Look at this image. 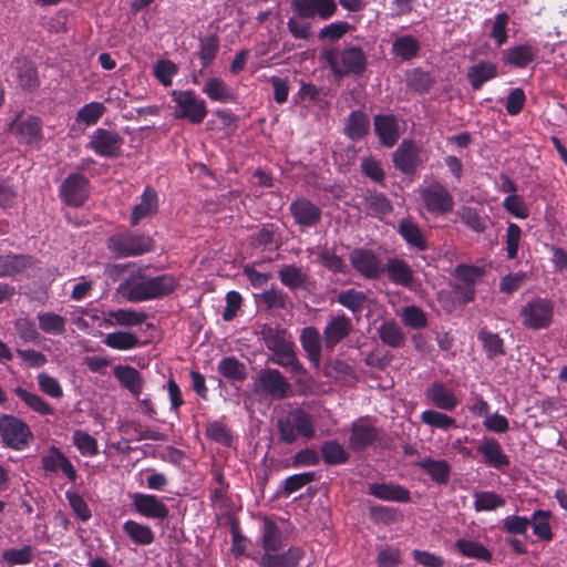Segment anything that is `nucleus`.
<instances>
[{
    "label": "nucleus",
    "instance_id": "16",
    "mask_svg": "<svg viewBox=\"0 0 567 567\" xmlns=\"http://www.w3.org/2000/svg\"><path fill=\"white\" fill-rule=\"evenodd\" d=\"M87 186L89 181L84 175H70L64 179L60 188L63 202L74 207L83 205L89 195Z\"/></svg>",
    "mask_w": 567,
    "mask_h": 567
},
{
    "label": "nucleus",
    "instance_id": "43",
    "mask_svg": "<svg viewBox=\"0 0 567 567\" xmlns=\"http://www.w3.org/2000/svg\"><path fill=\"white\" fill-rule=\"evenodd\" d=\"M103 343L114 350L125 351L138 347L140 340L134 332L121 330L107 333Z\"/></svg>",
    "mask_w": 567,
    "mask_h": 567
},
{
    "label": "nucleus",
    "instance_id": "39",
    "mask_svg": "<svg viewBox=\"0 0 567 567\" xmlns=\"http://www.w3.org/2000/svg\"><path fill=\"white\" fill-rule=\"evenodd\" d=\"M530 525L533 528V534L540 540L550 542L554 537V533L551 530V512L538 509L533 512L530 518Z\"/></svg>",
    "mask_w": 567,
    "mask_h": 567
},
{
    "label": "nucleus",
    "instance_id": "41",
    "mask_svg": "<svg viewBox=\"0 0 567 567\" xmlns=\"http://www.w3.org/2000/svg\"><path fill=\"white\" fill-rule=\"evenodd\" d=\"M457 551L467 558L478 559L482 561H491L492 553L483 544L465 538H460L454 544Z\"/></svg>",
    "mask_w": 567,
    "mask_h": 567
},
{
    "label": "nucleus",
    "instance_id": "42",
    "mask_svg": "<svg viewBox=\"0 0 567 567\" xmlns=\"http://www.w3.org/2000/svg\"><path fill=\"white\" fill-rule=\"evenodd\" d=\"M203 92L212 100L220 103L235 99L231 89L219 78H210L203 86Z\"/></svg>",
    "mask_w": 567,
    "mask_h": 567
},
{
    "label": "nucleus",
    "instance_id": "9",
    "mask_svg": "<svg viewBox=\"0 0 567 567\" xmlns=\"http://www.w3.org/2000/svg\"><path fill=\"white\" fill-rule=\"evenodd\" d=\"M123 142L117 132L99 127L90 135L86 147L100 157L115 158L121 155Z\"/></svg>",
    "mask_w": 567,
    "mask_h": 567
},
{
    "label": "nucleus",
    "instance_id": "5",
    "mask_svg": "<svg viewBox=\"0 0 567 567\" xmlns=\"http://www.w3.org/2000/svg\"><path fill=\"white\" fill-rule=\"evenodd\" d=\"M169 95L174 103V118L199 124L207 116L205 100L197 96L193 90H173Z\"/></svg>",
    "mask_w": 567,
    "mask_h": 567
},
{
    "label": "nucleus",
    "instance_id": "13",
    "mask_svg": "<svg viewBox=\"0 0 567 567\" xmlns=\"http://www.w3.org/2000/svg\"><path fill=\"white\" fill-rule=\"evenodd\" d=\"M10 131L31 147L38 148L42 141L41 121L32 115H18L11 123Z\"/></svg>",
    "mask_w": 567,
    "mask_h": 567
},
{
    "label": "nucleus",
    "instance_id": "40",
    "mask_svg": "<svg viewBox=\"0 0 567 567\" xmlns=\"http://www.w3.org/2000/svg\"><path fill=\"white\" fill-rule=\"evenodd\" d=\"M497 75V66L492 62H480L467 71V79L473 90H480L482 85Z\"/></svg>",
    "mask_w": 567,
    "mask_h": 567
},
{
    "label": "nucleus",
    "instance_id": "19",
    "mask_svg": "<svg viewBox=\"0 0 567 567\" xmlns=\"http://www.w3.org/2000/svg\"><path fill=\"white\" fill-rule=\"evenodd\" d=\"M41 465L45 472L58 473L61 471L71 481H76V471L71 461L58 447L51 446L41 457Z\"/></svg>",
    "mask_w": 567,
    "mask_h": 567
},
{
    "label": "nucleus",
    "instance_id": "49",
    "mask_svg": "<svg viewBox=\"0 0 567 567\" xmlns=\"http://www.w3.org/2000/svg\"><path fill=\"white\" fill-rule=\"evenodd\" d=\"M13 392L21 399L31 410L41 415H52L54 410L40 395L31 393L25 389L18 386Z\"/></svg>",
    "mask_w": 567,
    "mask_h": 567
},
{
    "label": "nucleus",
    "instance_id": "50",
    "mask_svg": "<svg viewBox=\"0 0 567 567\" xmlns=\"http://www.w3.org/2000/svg\"><path fill=\"white\" fill-rule=\"evenodd\" d=\"M323 461L329 465L344 464L349 460V453L337 441H327L321 445Z\"/></svg>",
    "mask_w": 567,
    "mask_h": 567
},
{
    "label": "nucleus",
    "instance_id": "20",
    "mask_svg": "<svg viewBox=\"0 0 567 567\" xmlns=\"http://www.w3.org/2000/svg\"><path fill=\"white\" fill-rule=\"evenodd\" d=\"M289 210L295 221L302 227H313L321 220V209L307 198H297Z\"/></svg>",
    "mask_w": 567,
    "mask_h": 567
},
{
    "label": "nucleus",
    "instance_id": "2",
    "mask_svg": "<svg viewBox=\"0 0 567 567\" xmlns=\"http://www.w3.org/2000/svg\"><path fill=\"white\" fill-rule=\"evenodd\" d=\"M277 429L279 440L286 444H292L299 437L310 441L316 436L313 416L302 409H293L278 419Z\"/></svg>",
    "mask_w": 567,
    "mask_h": 567
},
{
    "label": "nucleus",
    "instance_id": "44",
    "mask_svg": "<svg viewBox=\"0 0 567 567\" xmlns=\"http://www.w3.org/2000/svg\"><path fill=\"white\" fill-rule=\"evenodd\" d=\"M124 533L137 545H150L154 542V533L150 526L128 519L123 524Z\"/></svg>",
    "mask_w": 567,
    "mask_h": 567
},
{
    "label": "nucleus",
    "instance_id": "58",
    "mask_svg": "<svg viewBox=\"0 0 567 567\" xmlns=\"http://www.w3.org/2000/svg\"><path fill=\"white\" fill-rule=\"evenodd\" d=\"M72 442L84 456H94L99 453L96 440L82 430L74 431Z\"/></svg>",
    "mask_w": 567,
    "mask_h": 567
},
{
    "label": "nucleus",
    "instance_id": "32",
    "mask_svg": "<svg viewBox=\"0 0 567 567\" xmlns=\"http://www.w3.org/2000/svg\"><path fill=\"white\" fill-rule=\"evenodd\" d=\"M396 229L410 247L419 251H424L429 248L427 240L422 229L411 219L400 220Z\"/></svg>",
    "mask_w": 567,
    "mask_h": 567
},
{
    "label": "nucleus",
    "instance_id": "21",
    "mask_svg": "<svg viewBox=\"0 0 567 567\" xmlns=\"http://www.w3.org/2000/svg\"><path fill=\"white\" fill-rule=\"evenodd\" d=\"M379 437L375 426L368 419H359L351 426L349 445L353 451H363Z\"/></svg>",
    "mask_w": 567,
    "mask_h": 567
},
{
    "label": "nucleus",
    "instance_id": "24",
    "mask_svg": "<svg viewBox=\"0 0 567 567\" xmlns=\"http://www.w3.org/2000/svg\"><path fill=\"white\" fill-rule=\"evenodd\" d=\"M483 456V462L494 468H503L509 465L508 456L503 452L499 442L494 437H484L476 447Z\"/></svg>",
    "mask_w": 567,
    "mask_h": 567
},
{
    "label": "nucleus",
    "instance_id": "26",
    "mask_svg": "<svg viewBox=\"0 0 567 567\" xmlns=\"http://www.w3.org/2000/svg\"><path fill=\"white\" fill-rule=\"evenodd\" d=\"M34 265L35 260L29 255L0 256V278L27 275Z\"/></svg>",
    "mask_w": 567,
    "mask_h": 567
},
{
    "label": "nucleus",
    "instance_id": "14",
    "mask_svg": "<svg viewBox=\"0 0 567 567\" xmlns=\"http://www.w3.org/2000/svg\"><path fill=\"white\" fill-rule=\"evenodd\" d=\"M394 167L405 175H413L422 162L421 147L410 140H403L392 155Z\"/></svg>",
    "mask_w": 567,
    "mask_h": 567
},
{
    "label": "nucleus",
    "instance_id": "22",
    "mask_svg": "<svg viewBox=\"0 0 567 567\" xmlns=\"http://www.w3.org/2000/svg\"><path fill=\"white\" fill-rule=\"evenodd\" d=\"M427 400L437 409L443 411H453L460 404L455 392L445 383L435 381L425 392Z\"/></svg>",
    "mask_w": 567,
    "mask_h": 567
},
{
    "label": "nucleus",
    "instance_id": "28",
    "mask_svg": "<svg viewBox=\"0 0 567 567\" xmlns=\"http://www.w3.org/2000/svg\"><path fill=\"white\" fill-rule=\"evenodd\" d=\"M147 319L144 311L135 309H115L105 313L104 323L106 327H136L141 326Z\"/></svg>",
    "mask_w": 567,
    "mask_h": 567
},
{
    "label": "nucleus",
    "instance_id": "57",
    "mask_svg": "<svg viewBox=\"0 0 567 567\" xmlns=\"http://www.w3.org/2000/svg\"><path fill=\"white\" fill-rule=\"evenodd\" d=\"M365 301V293L353 288L343 290L338 295V302L354 313L362 310Z\"/></svg>",
    "mask_w": 567,
    "mask_h": 567
},
{
    "label": "nucleus",
    "instance_id": "55",
    "mask_svg": "<svg viewBox=\"0 0 567 567\" xmlns=\"http://www.w3.org/2000/svg\"><path fill=\"white\" fill-rule=\"evenodd\" d=\"M364 204L368 210L374 216H382L391 213L392 205L385 195L378 192H368L364 196Z\"/></svg>",
    "mask_w": 567,
    "mask_h": 567
},
{
    "label": "nucleus",
    "instance_id": "27",
    "mask_svg": "<svg viewBox=\"0 0 567 567\" xmlns=\"http://www.w3.org/2000/svg\"><path fill=\"white\" fill-rule=\"evenodd\" d=\"M303 557V550L291 546L287 550L264 553L260 559L261 567H297Z\"/></svg>",
    "mask_w": 567,
    "mask_h": 567
},
{
    "label": "nucleus",
    "instance_id": "38",
    "mask_svg": "<svg viewBox=\"0 0 567 567\" xmlns=\"http://www.w3.org/2000/svg\"><path fill=\"white\" fill-rule=\"evenodd\" d=\"M285 534L271 520L266 519L262 530V549L264 553L280 551L285 547Z\"/></svg>",
    "mask_w": 567,
    "mask_h": 567
},
{
    "label": "nucleus",
    "instance_id": "34",
    "mask_svg": "<svg viewBox=\"0 0 567 567\" xmlns=\"http://www.w3.org/2000/svg\"><path fill=\"white\" fill-rule=\"evenodd\" d=\"M416 465L436 484H446L450 480L451 465L445 460L423 458Z\"/></svg>",
    "mask_w": 567,
    "mask_h": 567
},
{
    "label": "nucleus",
    "instance_id": "30",
    "mask_svg": "<svg viewBox=\"0 0 567 567\" xmlns=\"http://www.w3.org/2000/svg\"><path fill=\"white\" fill-rule=\"evenodd\" d=\"M538 50L529 43L518 44L503 51L502 60L515 68H525L537 56Z\"/></svg>",
    "mask_w": 567,
    "mask_h": 567
},
{
    "label": "nucleus",
    "instance_id": "8",
    "mask_svg": "<svg viewBox=\"0 0 567 567\" xmlns=\"http://www.w3.org/2000/svg\"><path fill=\"white\" fill-rule=\"evenodd\" d=\"M554 302L546 298H535L520 309L522 323L533 330L549 327L554 317Z\"/></svg>",
    "mask_w": 567,
    "mask_h": 567
},
{
    "label": "nucleus",
    "instance_id": "17",
    "mask_svg": "<svg viewBox=\"0 0 567 567\" xmlns=\"http://www.w3.org/2000/svg\"><path fill=\"white\" fill-rule=\"evenodd\" d=\"M132 506L142 516L153 519H165L169 509L161 498L152 494L135 493L132 496Z\"/></svg>",
    "mask_w": 567,
    "mask_h": 567
},
{
    "label": "nucleus",
    "instance_id": "1",
    "mask_svg": "<svg viewBox=\"0 0 567 567\" xmlns=\"http://www.w3.org/2000/svg\"><path fill=\"white\" fill-rule=\"evenodd\" d=\"M178 282L175 276L164 274L147 277L141 269L132 271L116 288V293L130 302L163 298L173 292Z\"/></svg>",
    "mask_w": 567,
    "mask_h": 567
},
{
    "label": "nucleus",
    "instance_id": "31",
    "mask_svg": "<svg viewBox=\"0 0 567 567\" xmlns=\"http://www.w3.org/2000/svg\"><path fill=\"white\" fill-rule=\"evenodd\" d=\"M369 494L385 502L406 503L410 501V492L396 484L372 483L369 485Z\"/></svg>",
    "mask_w": 567,
    "mask_h": 567
},
{
    "label": "nucleus",
    "instance_id": "62",
    "mask_svg": "<svg viewBox=\"0 0 567 567\" xmlns=\"http://www.w3.org/2000/svg\"><path fill=\"white\" fill-rule=\"evenodd\" d=\"M522 229L515 223H509L506 229V254L508 259H515L518 254Z\"/></svg>",
    "mask_w": 567,
    "mask_h": 567
},
{
    "label": "nucleus",
    "instance_id": "63",
    "mask_svg": "<svg viewBox=\"0 0 567 567\" xmlns=\"http://www.w3.org/2000/svg\"><path fill=\"white\" fill-rule=\"evenodd\" d=\"M529 525L530 520L525 516L511 515L502 520L503 529L513 535H525Z\"/></svg>",
    "mask_w": 567,
    "mask_h": 567
},
{
    "label": "nucleus",
    "instance_id": "10",
    "mask_svg": "<svg viewBox=\"0 0 567 567\" xmlns=\"http://www.w3.org/2000/svg\"><path fill=\"white\" fill-rule=\"evenodd\" d=\"M420 197L427 212L436 215H444L452 212L454 202L449 189L435 182L421 188Z\"/></svg>",
    "mask_w": 567,
    "mask_h": 567
},
{
    "label": "nucleus",
    "instance_id": "56",
    "mask_svg": "<svg viewBox=\"0 0 567 567\" xmlns=\"http://www.w3.org/2000/svg\"><path fill=\"white\" fill-rule=\"evenodd\" d=\"M106 109L101 102H91L83 105L76 113V122L86 126L94 125L103 116Z\"/></svg>",
    "mask_w": 567,
    "mask_h": 567
},
{
    "label": "nucleus",
    "instance_id": "29",
    "mask_svg": "<svg viewBox=\"0 0 567 567\" xmlns=\"http://www.w3.org/2000/svg\"><path fill=\"white\" fill-rule=\"evenodd\" d=\"M370 131V118L361 110L352 111L344 121L343 133L352 142L361 141Z\"/></svg>",
    "mask_w": 567,
    "mask_h": 567
},
{
    "label": "nucleus",
    "instance_id": "53",
    "mask_svg": "<svg viewBox=\"0 0 567 567\" xmlns=\"http://www.w3.org/2000/svg\"><path fill=\"white\" fill-rule=\"evenodd\" d=\"M40 329L48 334H62L65 331L66 319L53 312L38 315Z\"/></svg>",
    "mask_w": 567,
    "mask_h": 567
},
{
    "label": "nucleus",
    "instance_id": "11",
    "mask_svg": "<svg viewBox=\"0 0 567 567\" xmlns=\"http://www.w3.org/2000/svg\"><path fill=\"white\" fill-rule=\"evenodd\" d=\"M290 384L286 377L277 369H264L259 372L256 391L265 393L275 400L288 396Z\"/></svg>",
    "mask_w": 567,
    "mask_h": 567
},
{
    "label": "nucleus",
    "instance_id": "60",
    "mask_svg": "<svg viewBox=\"0 0 567 567\" xmlns=\"http://www.w3.org/2000/svg\"><path fill=\"white\" fill-rule=\"evenodd\" d=\"M39 389L47 395L53 399H61L63 396V389L59 380L47 372H40L37 375Z\"/></svg>",
    "mask_w": 567,
    "mask_h": 567
},
{
    "label": "nucleus",
    "instance_id": "59",
    "mask_svg": "<svg viewBox=\"0 0 567 567\" xmlns=\"http://www.w3.org/2000/svg\"><path fill=\"white\" fill-rule=\"evenodd\" d=\"M33 547L25 545L21 548H9L2 553V559L9 565H24L33 559Z\"/></svg>",
    "mask_w": 567,
    "mask_h": 567
},
{
    "label": "nucleus",
    "instance_id": "15",
    "mask_svg": "<svg viewBox=\"0 0 567 567\" xmlns=\"http://www.w3.org/2000/svg\"><path fill=\"white\" fill-rule=\"evenodd\" d=\"M336 0H293L292 10L302 19L328 20L337 12Z\"/></svg>",
    "mask_w": 567,
    "mask_h": 567
},
{
    "label": "nucleus",
    "instance_id": "3",
    "mask_svg": "<svg viewBox=\"0 0 567 567\" xmlns=\"http://www.w3.org/2000/svg\"><path fill=\"white\" fill-rule=\"evenodd\" d=\"M262 339L267 349L274 354V363L296 374L305 372L296 357L293 342L287 338L286 331L268 328L262 331Z\"/></svg>",
    "mask_w": 567,
    "mask_h": 567
},
{
    "label": "nucleus",
    "instance_id": "47",
    "mask_svg": "<svg viewBox=\"0 0 567 567\" xmlns=\"http://www.w3.org/2000/svg\"><path fill=\"white\" fill-rule=\"evenodd\" d=\"M421 421L434 429L449 431L457 427L456 420L436 410H425L420 415Z\"/></svg>",
    "mask_w": 567,
    "mask_h": 567
},
{
    "label": "nucleus",
    "instance_id": "52",
    "mask_svg": "<svg viewBox=\"0 0 567 567\" xmlns=\"http://www.w3.org/2000/svg\"><path fill=\"white\" fill-rule=\"evenodd\" d=\"M217 370L223 377L234 381H243L247 375L245 365L234 357L223 358Z\"/></svg>",
    "mask_w": 567,
    "mask_h": 567
},
{
    "label": "nucleus",
    "instance_id": "18",
    "mask_svg": "<svg viewBox=\"0 0 567 567\" xmlns=\"http://www.w3.org/2000/svg\"><path fill=\"white\" fill-rule=\"evenodd\" d=\"M351 330L352 321L344 313L332 317L323 329L324 347L332 350L350 334Z\"/></svg>",
    "mask_w": 567,
    "mask_h": 567
},
{
    "label": "nucleus",
    "instance_id": "46",
    "mask_svg": "<svg viewBox=\"0 0 567 567\" xmlns=\"http://www.w3.org/2000/svg\"><path fill=\"white\" fill-rule=\"evenodd\" d=\"M419 41L412 35L398 37L392 43V53L403 61H409L417 55Z\"/></svg>",
    "mask_w": 567,
    "mask_h": 567
},
{
    "label": "nucleus",
    "instance_id": "54",
    "mask_svg": "<svg viewBox=\"0 0 567 567\" xmlns=\"http://www.w3.org/2000/svg\"><path fill=\"white\" fill-rule=\"evenodd\" d=\"M278 277L282 285L290 289L301 288L307 281V275L300 268L293 265L284 266L279 270Z\"/></svg>",
    "mask_w": 567,
    "mask_h": 567
},
{
    "label": "nucleus",
    "instance_id": "7",
    "mask_svg": "<svg viewBox=\"0 0 567 567\" xmlns=\"http://www.w3.org/2000/svg\"><path fill=\"white\" fill-rule=\"evenodd\" d=\"M0 439L3 446L22 451L33 441V434L30 426L20 417L12 414H1Z\"/></svg>",
    "mask_w": 567,
    "mask_h": 567
},
{
    "label": "nucleus",
    "instance_id": "35",
    "mask_svg": "<svg viewBox=\"0 0 567 567\" xmlns=\"http://www.w3.org/2000/svg\"><path fill=\"white\" fill-rule=\"evenodd\" d=\"M11 70L12 75L16 76L22 87L31 90L39 85L37 71L29 60L24 58L13 60Z\"/></svg>",
    "mask_w": 567,
    "mask_h": 567
},
{
    "label": "nucleus",
    "instance_id": "61",
    "mask_svg": "<svg viewBox=\"0 0 567 567\" xmlns=\"http://www.w3.org/2000/svg\"><path fill=\"white\" fill-rule=\"evenodd\" d=\"M402 321L412 329H422L427 323L424 311L416 306H408L403 309Z\"/></svg>",
    "mask_w": 567,
    "mask_h": 567
},
{
    "label": "nucleus",
    "instance_id": "64",
    "mask_svg": "<svg viewBox=\"0 0 567 567\" xmlns=\"http://www.w3.org/2000/svg\"><path fill=\"white\" fill-rule=\"evenodd\" d=\"M177 71L176 64L169 60H159L154 66V75L164 86L172 85V79Z\"/></svg>",
    "mask_w": 567,
    "mask_h": 567
},
{
    "label": "nucleus",
    "instance_id": "51",
    "mask_svg": "<svg viewBox=\"0 0 567 567\" xmlns=\"http://www.w3.org/2000/svg\"><path fill=\"white\" fill-rule=\"evenodd\" d=\"M381 341L392 348H398L404 342V334L400 326L393 321H384L378 329Z\"/></svg>",
    "mask_w": 567,
    "mask_h": 567
},
{
    "label": "nucleus",
    "instance_id": "45",
    "mask_svg": "<svg viewBox=\"0 0 567 567\" xmlns=\"http://www.w3.org/2000/svg\"><path fill=\"white\" fill-rule=\"evenodd\" d=\"M474 497V509L476 512H491L498 507H503L506 501L495 492L491 491H475Z\"/></svg>",
    "mask_w": 567,
    "mask_h": 567
},
{
    "label": "nucleus",
    "instance_id": "33",
    "mask_svg": "<svg viewBox=\"0 0 567 567\" xmlns=\"http://www.w3.org/2000/svg\"><path fill=\"white\" fill-rule=\"evenodd\" d=\"M157 194L152 188H145L141 203L134 206L131 215V225L136 226L142 219L147 218L157 212Z\"/></svg>",
    "mask_w": 567,
    "mask_h": 567
},
{
    "label": "nucleus",
    "instance_id": "23",
    "mask_svg": "<svg viewBox=\"0 0 567 567\" xmlns=\"http://www.w3.org/2000/svg\"><path fill=\"white\" fill-rule=\"evenodd\" d=\"M383 272H385L389 280L396 286L410 288L413 285L414 271L412 267L401 258H389L385 265H383Z\"/></svg>",
    "mask_w": 567,
    "mask_h": 567
},
{
    "label": "nucleus",
    "instance_id": "48",
    "mask_svg": "<svg viewBox=\"0 0 567 567\" xmlns=\"http://www.w3.org/2000/svg\"><path fill=\"white\" fill-rule=\"evenodd\" d=\"M478 340L482 342L487 358L494 359L505 354L504 341L497 333L482 329L478 332Z\"/></svg>",
    "mask_w": 567,
    "mask_h": 567
},
{
    "label": "nucleus",
    "instance_id": "4",
    "mask_svg": "<svg viewBox=\"0 0 567 567\" xmlns=\"http://www.w3.org/2000/svg\"><path fill=\"white\" fill-rule=\"evenodd\" d=\"M326 61L337 76L362 75L368 63L365 53L357 45L330 50L326 53Z\"/></svg>",
    "mask_w": 567,
    "mask_h": 567
},
{
    "label": "nucleus",
    "instance_id": "37",
    "mask_svg": "<svg viewBox=\"0 0 567 567\" xmlns=\"http://www.w3.org/2000/svg\"><path fill=\"white\" fill-rule=\"evenodd\" d=\"M114 375L135 398L142 392L143 379L140 372L130 365H118L114 369Z\"/></svg>",
    "mask_w": 567,
    "mask_h": 567
},
{
    "label": "nucleus",
    "instance_id": "36",
    "mask_svg": "<svg viewBox=\"0 0 567 567\" xmlns=\"http://www.w3.org/2000/svg\"><path fill=\"white\" fill-rule=\"evenodd\" d=\"M300 342L310 362L318 367L321 361V339L318 329L305 328L300 336Z\"/></svg>",
    "mask_w": 567,
    "mask_h": 567
},
{
    "label": "nucleus",
    "instance_id": "12",
    "mask_svg": "<svg viewBox=\"0 0 567 567\" xmlns=\"http://www.w3.org/2000/svg\"><path fill=\"white\" fill-rule=\"evenodd\" d=\"M349 260L353 269L365 279H378L383 274L382 260L371 249L354 248Z\"/></svg>",
    "mask_w": 567,
    "mask_h": 567
},
{
    "label": "nucleus",
    "instance_id": "6",
    "mask_svg": "<svg viewBox=\"0 0 567 567\" xmlns=\"http://www.w3.org/2000/svg\"><path fill=\"white\" fill-rule=\"evenodd\" d=\"M106 247L117 257H135L153 251L154 240L144 234L123 231L111 236Z\"/></svg>",
    "mask_w": 567,
    "mask_h": 567
},
{
    "label": "nucleus",
    "instance_id": "25",
    "mask_svg": "<svg viewBox=\"0 0 567 567\" xmlns=\"http://www.w3.org/2000/svg\"><path fill=\"white\" fill-rule=\"evenodd\" d=\"M373 125L374 132L383 146L392 147L396 144L400 137V128L395 116L389 114L375 115Z\"/></svg>",
    "mask_w": 567,
    "mask_h": 567
}]
</instances>
